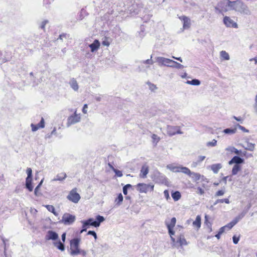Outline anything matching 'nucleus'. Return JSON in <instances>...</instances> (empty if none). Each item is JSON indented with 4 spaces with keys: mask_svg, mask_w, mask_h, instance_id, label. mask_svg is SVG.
Instances as JSON below:
<instances>
[{
    "mask_svg": "<svg viewBox=\"0 0 257 257\" xmlns=\"http://www.w3.org/2000/svg\"><path fill=\"white\" fill-rule=\"evenodd\" d=\"M172 197L175 201H177L181 198V193L179 191H176L172 193Z\"/></svg>",
    "mask_w": 257,
    "mask_h": 257,
    "instance_id": "obj_28",
    "label": "nucleus"
},
{
    "mask_svg": "<svg viewBox=\"0 0 257 257\" xmlns=\"http://www.w3.org/2000/svg\"><path fill=\"white\" fill-rule=\"evenodd\" d=\"M164 195L167 200L170 199L169 191L167 190L164 191Z\"/></svg>",
    "mask_w": 257,
    "mask_h": 257,
    "instance_id": "obj_48",
    "label": "nucleus"
},
{
    "mask_svg": "<svg viewBox=\"0 0 257 257\" xmlns=\"http://www.w3.org/2000/svg\"><path fill=\"white\" fill-rule=\"evenodd\" d=\"M152 139L153 140V142L154 143H155L156 144H157V143L159 142V141H160V138L159 137H158L157 135L156 134H153L152 136Z\"/></svg>",
    "mask_w": 257,
    "mask_h": 257,
    "instance_id": "obj_44",
    "label": "nucleus"
},
{
    "mask_svg": "<svg viewBox=\"0 0 257 257\" xmlns=\"http://www.w3.org/2000/svg\"><path fill=\"white\" fill-rule=\"evenodd\" d=\"M156 61L160 66H164L169 67L175 68L182 69L184 66L178 62L171 59L166 58L163 57H157L156 58Z\"/></svg>",
    "mask_w": 257,
    "mask_h": 257,
    "instance_id": "obj_1",
    "label": "nucleus"
},
{
    "mask_svg": "<svg viewBox=\"0 0 257 257\" xmlns=\"http://www.w3.org/2000/svg\"><path fill=\"white\" fill-rule=\"evenodd\" d=\"M80 113H77V110L75 109L74 111L73 114L69 116L67 120V126L69 127L70 125L78 123L81 120Z\"/></svg>",
    "mask_w": 257,
    "mask_h": 257,
    "instance_id": "obj_5",
    "label": "nucleus"
},
{
    "mask_svg": "<svg viewBox=\"0 0 257 257\" xmlns=\"http://www.w3.org/2000/svg\"><path fill=\"white\" fill-rule=\"evenodd\" d=\"M184 171V174L189 175L192 179L195 180H199L200 179V175L199 173L192 172H191L189 169L186 167V169H183Z\"/></svg>",
    "mask_w": 257,
    "mask_h": 257,
    "instance_id": "obj_16",
    "label": "nucleus"
},
{
    "mask_svg": "<svg viewBox=\"0 0 257 257\" xmlns=\"http://www.w3.org/2000/svg\"><path fill=\"white\" fill-rule=\"evenodd\" d=\"M88 108V105L87 104H85L83 107V109H82V112L84 114H86L87 113V109Z\"/></svg>",
    "mask_w": 257,
    "mask_h": 257,
    "instance_id": "obj_55",
    "label": "nucleus"
},
{
    "mask_svg": "<svg viewBox=\"0 0 257 257\" xmlns=\"http://www.w3.org/2000/svg\"><path fill=\"white\" fill-rule=\"evenodd\" d=\"M193 226L197 229H198L201 226V217L199 215L197 216L195 221L193 222Z\"/></svg>",
    "mask_w": 257,
    "mask_h": 257,
    "instance_id": "obj_25",
    "label": "nucleus"
},
{
    "mask_svg": "<svg viewBox=\"0 0 257 257\" xmlns=\"http://www.w3.org/2000/svg\"><path fill=\"white\" fill-rule=\"evenodd\" d=\"M66 177V174L65 173H60L56 176V177L53 179V181H62L64 179H65Z\"/></svg>",
    "mask_w": 257,
    "mask_h": 257,
    "instance_id": "obj_26",
    "label": "nucleus"
},
{
    "mask_svg": "<svg viewBox=\"0 0 257 257\" xmlns=\"http://www.w3.org/2000/svg\"><path fill=\"white\" fill-rule=\"evenodd\" d=\"M26 186L27 188L30 191H32L33 189V187L32 185V179H26Z\"/></svg>",
    "mask_w": 257,
    "mask_h": 257,
    "instance_id": "obj_30",
    "label": "nucleus"
},
{
    "mask_svg": "<svg viewBox=\"0 0 257 257\" xmlns=\"http://www.w3.org/2000/svg\"><path fill=\"white\" fill-rule=\"evenodd\" d=\"M152 56H151V59H147V60L144 61L143 62V63L145 64H148L152 65L154 62H153V60H152Z\"/></svg>",
    "mask_w": 257,
    "mask_h": 257,
    "instance_id": "obj_51",
    "label": "nucleus"
},
{
    "mask_svg": "<svg viewBox=\"0 0 257 257\" xmlns=\"http://www.w3.org/2000/svg\"><path fill=\"white\" fill-rule=\"evenodd\" d=\"M196 192L198 194L203 195L204 193V191L203 189L199 187L197 188V191Z\"/></svg>",
    "mask_w": 257,
    "mask_h": 257,
    "instance_id": "obj_52",
    "label": "nucleus"
},
{
    "mask_svg": "<svg viewBox=\"0 0 257 257\" xmlns=\"http://www.w3.org/2000/svg\"><path fill=\"white\" fill-rule=\"evenodd\" d=\"M254 108L255 109V111L257 112V95L255 96V103H254Z\"/></svg>",
    "mask_w": 257,
    "mask_h": 257,
    "instance_id": "obj_62",
    "label": "nucleus"
},
{
    "mask_svg": "<svg viewBox=\"0 0 257 257\" xmlns=\"http://www.w3.org/2000/svg\"><path fill=\"white\" fill-rule=\"evenodd\" d=\"M221 58L225 60H229L230 59L229 55L225 51H221L220 53Z\"/></svg>",
    "mask_w": 257,
    "mask_h": 257,
    "instance_id": "obj_27",
    "label": "nucleus"
},
{
    "mask_svg": "<svg viewBox=\"0 0 257 257\" xmlns=\"http://www.w3.org/2000/svg\"><path fill=\"white\" fill-rule=\"evenodd\" d=\"M48 23V21L47 20H45V21H43L42 23H41V28L44 30L45 29V26Z\"/></svg>",
    "mask_w": 257,
    "mask_h": 257,
    "instance_id": "obj_53",
    "label": "nucleus"
},
{
    "mask_svg": "<svg viewBox=\"0 0 257 257\" xmlns=\"http://www.w3.org/2000/svg\"><path fill=\"white\" fill-rule=\"evenodd\" d=\"M154 185L152 184L139 183L137 185V189L140 193H147L148 191L154 190Z\"/></svg>",
    "mask_w": 257,
    "mask_h": 257,
    "instance_id": "obj_6",
    "label": "nucleus"
},
{
    "mask_svg": "<svg viewBox=\"0 0 257 257\" xmlns=\"http://www.w3.org/2000/svg\"><path fill=\"white\" fill-rule=\"evenodd\" d=\"M176 223V219L175 217H173L170 222H168L167 221L165 222L166 225L168 229L169 233L171 237L172 241L175 242V238L173 237V235L175 234V232L173 231V228L175 226Z\"/></svg>",
    "mask_w": 257,
    "mask_h": 257,
    "instance_id": "obj_7",
    "label": "nucleus"
},
{
    "mask_svg": "<svg viewBox=\"0 0 257 257\" xmlns=\"http://www.w3.org/2000/svg\"><path fill=\"white\" fill-rule=\"evenodd\" d=\"M86 251L84 250L80 249L79 250V254H82L83 256H85L86 255Z\"/></svg>",
    "mask_w": 257,
    "mask_h": 257,
    "instance_id": "obj_61",
    "label": "nucleus"
},
{
    "mask_svg": "<svg viewBox=\"0 0 257 257\" xmlns=\"http://www.w3.org/2000/svg\"><path fill=\"white\" fill-rule=\"evenodd\" d=\"M70 84L71 87L74 90H75V91L78 90L79 87H78V84L75 80H74V79L71 80L70 82Z\"/></svg>",
    "mask_w": 257,
    "mask_h": 257,
    "instance_id": "obj_29",
    "label": "nucleus"
},
{
    "mask_svg": "<svg viewBox=\"0 0 257 257\" xmlns=\"http://www.w3.org/2000/svg\"><path fill=\"white\" fill-rule=\"evenodd\" d=\"M217 145V141L215 139L212 140V141L208 142L206 143L207 147H215Z\"/></svg>",
    "mask_w": 257,
    "mask_h": 257,
    "instance_id": "obj_40",
    "label": "nucleus"
},
{
    "mask_svg": "<svg viewBox=\"0 0 257 257\" xmlns=\"http://www.w3.org/2000/svg\"><path fill=\"white\" fill-rule=\"evenodd\" d=\"M240 166L239 165L235 164L232 170V174L233 175H235L237 174V173L240 170Z\"/></svg>",
    "mask_w": 257,
    "mask_h": 257,
    "instance_id": "obj_33",
    "label": "nucleus"
},
{
    "mask_svg": "<svg viewBox=\"0 0 257 257\" xmlns=\"http://www.w3.org/2000/svg\"><path fill=\"white\" fill-rule=\"evenodd\" d=\"M225 227L223 226L219 229L218 232L219 233V234H222L225 231Z\"/></svg>",
    "mask_w": 257,
    "mask_h": 257,
    "instance_id": "obj_60",
    "label": "nucleus"
},
{
    "mask_svg": "<svg viewBox=\"0 0 257 257\" xmlns=\"http://www.w3.org/2000/svg\"><path fill=\"white\" fill-rule=\"evenodd\" d=\"M239 240V238L238 237H236L235 236H233V241L234 244H237Z\"/></svg>",
    "mask_w": 257,
    "mask_h": 257,
    "instance_id": "obj_58",
    "label": "nucleus"
},
{
    "mask_svg": "<svg viewBox=\"0 0 257 257\" xmlns=\"http://www.w3.org/2000/svg\"><path fill=\"white\" fill-rule=\"evenodd\" d=\"M233 118L235 119L236 120L240 122L241 123H242L243 120V118H241V117H236L234 116Z\"/></svg>",
    "mask_w": 257,
    "mask_h": 257,
    "instance_id": "obj_59",
    "label": "nucleus"
},
{
    "mask_svg": "<svg viewBox=\"0 0 257 257\" xmlns=\"http://www.w3.org/2000/svg\"><path fill=\"white\" fill-rule=\"evenodd\" d=\"M243 147L246 150L252 151L254 149V144L251 143L247 142L246 146H243Z\"/></svg>",
    "mask_w": 257,
    "mask_h": 257,
    "instance_id": "obj_35",
    "label": "nucleus"
},
{
    "mask_svg": "<svg viewBox=\"0 0 257 257\" xmlns=\"http://www.w3.org/2000/svg\"><path fill=\"white\" fill-rule=\"evenodd\" d=\"M167 169H169L171 171L175 173L182 172L184 174V169H186V167H183L182 166H177L175 164H168L166 166Z\"/></svg>",
    "mask_w": 257,
    "mask_h": 257,
    "instance_id": "obj_12",
    "label": "nucleus"
},
{
    "mask_svg": "<svg viewBox=\"0 0 257 257\" xmlns=\"http://www.w3.org/2000/svg\"><path fill=\"white\" fill-rule=\"evenodd\" d=\"M224 202L226 204H229L230 203L229 199L227 198H225V199H218L216 201V202L214 203V204L216 205V204H217L218 203H222Z\"/></svg>",
    "mask_w": 257,
    "mask_h": 257,
    "instance_id": "obj_41",
    "label": "nucleus"
},
{
    "mask_svg": "<svg viewBox=\"0 0 257 257\" xmlns=\"http://www.w3.org/2000/svg\"><path fill=\"white\" fill-rule=\"evenodd\" d=\"M131 184H126L123 187V193L124 195H126L127 193V189L132 187Z\"/></svg>",
    "mask_w": 257,
    "mask_h": 257,
    "instance_id": "obj_45",
    "label": "nucleus"
},
{
    "mask_svg": "<svg viewBox=\"0 0 257 257\" xmlns=\"http://www.w3.org/2000/svg\"><path fill=\"white\" fill-rule=\"evenodd\" d=\"M205 158V156H200L199 157V159L200 161H203Z\"/></svg>",
    "mask_w": 257,
    "mask_h": 257,
    "instance_id": "obj_64",
    "label": "nucleus"
},
{
    "mask_svg": "<svg viewBox=\"0 0 257 257\" xmlns=\"http://www.w3.org/2000/svg\"><path fill=\"white\" fill-rule=\"evenodd\" d=\"M112 170L115 172V175L116 176H117L118 177H120L122 176V173L121 171L116 170V169H114V168H112Z\"/></svg>",
    "mask_w": 257,
    "mask_h": 257,
    "instance_id": "obj_47",
    "label": "nucleus"
},
{
    "mask_svg": "<svg viewBox=\"0 0 257 257\" xmlns=\"http://www.w3.org/2000/svg\"><path fill=\"white\" fill-rule=\"evenodd\" d=\"M210 168L215 174H217L219 170L222 168V165L220 163L215 164L210 166Z\"/></svg>",
    "mask_w": 257,
    "mask_h": 257,
    "instance_id": "obj_24",
    "label": "nucleus"
},
{
    "mask_svg": "<svg viewBox=\"0 0 257 257\" xmlns=\"http://www.w3.org/2000/svg\"><path fill=\"white\" fill-rule=\"evenodd\" d=\"M66 238V233H64L62 235V240L63 242H65Z\"/></svg>",
    "mask_w": 257,
    "mask_h": 257,
    "instance_id": "obj_63",
    "label": "nucleus"
},
{
    "mask_svg": "<svg viewBox=\"0 0 257 257\" xmlns=\"http://www.w3.org/2000/svg\"><path fill=\"white\" fill-rule=\"evenodd\" d=\"M27 173L28 177L26 179H32V170L31 168H29L27 169Z\"/></svg>",
    "mask_w": 257,
    "mask_h": 257,
    "instance_id": "obj_46",
    "label": "nucleus"
},
{
    "mask_svg": "<svg viewBox=\"0 0 257 257\" xmlns=\"http://www.w3.org/2000/svg\"><path fill=\"white\" fill-rule=\"evenodd\" d=\"M87 234L93 235L95 239L97 238L96 233L94 231H89Z\"/></svg>",
    "mask_w": 257,
    "mask_h": 257,
    "instance_id": "obj_54",
    "label": "nucleus"
},
{
    "mask_svg": "<svg viewBox=\"0 0 257 257\" xmlns=\"http://www.w3.org/2000/svg\"><path fill=\"white\" fill-rule=\"evenodd\" d=\"M32 127V131L33 132H36L39 128H43L45 127V120L42 117L40 122L37 124L35 125L33 123L31 124Z\"/></svg>",
    "mask_w": 257,
    "mask_h": 257,
    "instance_id": "obj_18",
    "label": "nucleus"
},
{
    "mask_svg": "<svg viewBox=\"0 0 257 257\" xmlns=\"http://www.w3.org/2000/svg\"><path fill=\"white\" fill-rule=\"evenodd\" d=\"M45 206L49 211L53 213L55 216L58 215V214L55 211V208L53 205H46Z\"/></svg>",
    "mask_w": 257,
    "mask_h": 257,
    "instance_id": "obj_31",
    "label": "nucleus"
},
{
    "mask_svg": "<svg viewBox=\"0 0 257 257\" xmlns=\"http://www.w3.org/2000/svg\"><path fill=\"white\" fill-rule=\"evenodd\" d=\"M186 83L192 85H199L200 84V81L198 79H193L191 81H187Z\"/></svg>",
    "mask_w": 257,
    "mask_h": 257,
    "instance_id": "obj_37",
    "label": "nucleus"
},
{
    "mask_svg": "<svg viewBox=\"0 0 257 257\" xmlns=\"http://www.w3.org/2000/svg\"><path fill=\"white\" fill-rule=\"evenodd\" d=\"M54 245L59 249L61 250V251L64 250V249H65L64 245L60 241L54 242Z\"/></svg>",
    "mask_w": 257,
    "mask_h": 257,
    "instance_id": "obj_34",
    "label": "nucleus"
},
{
    "mask_svg": "<svg viewBox=\"0 0 257 257\" xmlns=\"http://www.w3.org/2000/svg\"><path fill=\"white\" fill-rule=\"evenodd\" d=\"M76 217L74 215L68 213L63 215L61 222L66 225L72 224L75 220Z\"/></svg>",
    "mask_w": 257,
    "mask_h": 257,
    "instance_id": "obj_8",
    "label": "nucleus"
},
{
    "mask_svg": "<svg viewBox=\"0 0 257 257\" xmlns=\"http://www.w3.org/2000/svg\"><path fill=\"white\" fill-rule=\"evenodd\" d=\"M148 173L149 167L146 165H144L141 168L140 177L142 178H146Z\"/></svg>",
    "mask_w": 257,
    "mask_h": 257,
    "instance_id": "obj_22",
    "label": "nucleus"
},
{
    "mask_svg": "<svg viewBox=\"0 0 257 257\" xmlns=\"http://www.w3.org/2000/svg\"><path fill=\"white\" fill-rule=\"evenodd\" d=\"M233 10L238 12L241 14L249 15L250 11L247 7L240 1H233Z\"/></svg>",
    "mask_w": 257,
    "mask_h": 257,
    "instance_id": "obj_2",
    "label": "nucleus"
},
{
    "mask_svg": "<svg viewBox=\"0 0 257 257\" xmlns=\"http://www.w3.org/2000/svg\"><path fill=\"white\" fill-rule=\"evenodd\" d=\"M87 220L89 222L90 225L93 226L95 227H99L98 222H96V221H94L92 218H90Z\"/></svg>",
    "mask_w": 257,
    "mask_h": 257,
    "instance_id": "obj_38",
    "label": "nucleus"
},
{
    "mask_svg": "<svg viewBox=\"0 0 257 257\" xmlns=\"http://www.w3.org/2000/svg\"><path fill=\"white\" fill-rule=\"evenodd\" d=\"M46 240H56L58 238V235L57 233L52 230H49L45 236Z\"/></svg>",
    "mask_w": 257,
    "mask_h": 257,
    "instance_id": "obj_17",
    "label": "nucleus"
},
{
    "mask_svg": "<svg viewBox=\"0 0 257 257\" xmlns=\"http://www.w3.org/2000/svg\"><path fill=\"white\" fill-rule=\"evenodd\" d=\"M102 44L103 45V46H109V45H110V42H109V41L108 40V39L107 38H105L102 42Z\"/></svg>",
    "mask_w": 257,
    "mask_h": 257,
    "instance_id": "obj_49",
    "label": "nucleus"
},
{
    "mask_svg": "<svg viewBox=\"0 0 257 257\" xmlns=\"http://www.w3.org/2000/svg\"><path fill=\"white\" fill-rule=\"evenodd\" d=\"M223 132L226 134H234L236 132V128H226L224 130Z\"/></svg>",
    "mask_w": 257,
    "mask_h": 257,
    "instance_id": "obj_36",
    "label": "nucleus"
},
{
    "mask_svg": "<svg viewBox=\"0 0 257 257\" xmlns=\"http://www.w3.org/2000/svg\"><path fill=\"white\" fill-rule=\"evenodd\" d=\"M245 212H242L237 215L232 221L224 226L225 229L230 230L234 225H235L240 220H241L245 215Z\"/></svg>",
    "mask_w": 257,
    "mask_h": 257,
    "instance_id": "obj_11",
    "label": "nucleus"
},
{
    "mask_svg": "<svg viewBox=\"0 0 257 257\" xmlns=\"http://www.w3.org/2000/svg\"><path fill=\"white\" fill-rule=\"evenodd\" d=\"M100 44L98 40H95L94 42L89 45L91 52H94L100 47Z\"/></svg>",
    "mask_w": 257,
    "mask_h": 257,
    "instance_id": "obj_21",
    "label": "nucleus"
},
{
    "mask_svg": "<svg viewBox=\"0 0 257 257\" xmlns=\"http://www.w3.org/2000/svg\"><path fill=\"white\" fill-rule=\"evenodd\" d=\"M224 194V191L223 190H219L216 193V196H222Z\"/></svg>",
    "mask_w": 257,
    "mask_h": 257,
    "instance_id": "obj_56",
    "label": "nucleus"
},
{
    "mask_svg": "<svg viewBox=\"0 0 257 257\" xmlns=\"http://www.w3.org/2000/svg\"><path fill=\"white\" fill-rule=\"evenodd\" d=\"M226 150L231 152H234L235 154L237 155H239L240 153H241L240 151H238L236 148L233 147L227 148L226 149Z\"/></svg>",
    "mask_w": 257,
    "mask_h": 257,
    "instance_id": "obj_39",
    "label": "nucleus"
},
{
    "mask_svg": "<svg viewBox=\"0 0 257 257\" xmlns=\"http://www.w3.org/2000/svg\"><path fill=\"white\" fill-rule=\"evenodd\" d=\"M80 242V238H74L70 241V252L72 255H76L79 254V244Z\"/></svg>",
    "mask_w": 257,
    "mask_h": 257,
    "instance_id": "obj_3",
    "label": "nucleus"
},
{
    "mask_svg": "<svg viewBox=\"0 0 257 257\" xmlns=\"http://www.w3.org/2000/svg\"><path fill=\"white\" fill-rule=\"evenodd\" d=\"M147 84L149 86V89L151 91H155L157 89V87H156V86L155 84H154L151 82H148Z\"/></svg>",
    "mask_w": 257,
    "mask_h": 257,
    "instance_id": "obj_43",
    "label": "nucleus"
},
{
    "mask_svg": "<svg viewBox=\"0 0 257 257\" xmlns=\"http://www.w3.org/2000/svg\"><path fill=\"white\" fill-rule=\"evenodd\" d=\"M243 159L239 157L235 156L229 162V164L231 165L235 163V164L238 165L239 164L243 163Z\"/></svg>",
    "mask_w": 257,
    "mask_h": 257,
    "instance_id": "obj_23",
    "label": "nucleus"
},
{
    "mask_svg": "<svg viewBox=\"0 0 257 257\" xmlns=\"http://www.w3.org/2000/svg\"><path fill=\"white\" fill-rule=\"evenodd\" d=\"M81 222L82 223V227H87L88 226L90 225L89 222L88 220L81 221Z\"/></svg>",
    "mask_w": 257,
    "mask_h": 257,
    "instance_id": "obj_50",
    "label": "nucleus"
},
{
    "mask_svg": "<svg viewBox=\"0 0 257 257\" xmlns=\"http://www.w3.org/2000/svg\"><path fill=\"white\" fill-rule=\"evenodd\" d=\"M236 126L240 129L241 130V131H243V132H248V130H247L244 127L239 125V124H237Z\"/></svg>",
    "mask_w": 257,
    "mask_h": 257,
    "instance_id": "obj_57",
    "label": "nucleus"
},
{
    "mask_svg": "<svg viewBox=\"0 0 257 257\" xmlns=\"http://www.w3.org/2000/svg\"><path fill=\"white\" fill-rule=\"evenodd\" d=\"M172 243L173 245L176 247H178L179 246L186 245L187 244V242L185 239L184 236L182 234H180L178 236L177 240L176 241L175 240V242L172 241Z\"/></svg>",
    "mask_w": 257,
    "mask_h": 257,
    "instance_id": "obj_14",
    "label": "nucleus"
},
{
    "mask_svg": "<svg viewBox=\"0 0 257 257\" xmlns=\"http://www.w3.org/2000/svg\"><path fill=\"white\" fill-rule=\"evenodd\" d=\"M167 134L169 136H173L176 134H183L179 126L168 125L166 127Z\"/></svg>",
    "mask_w": 257,
    "mask_h": 257,
    "instance_id": "obj_9",
    "label": "nucleus"
},
{
    "mask_svg": "<svg viewBox=\"0 0 257 257\" xmlns=\"http://www.w3.org/2000/svg\"><path fill=\"white\" fill-rule=\"evenodd\" d=\"M233 1L231 2L229 0H223L218 4V9L221 12H227L233 10Z\"/></svg>",
    "mask_w": 257,
    "mask_h": 257,
    "instance_id": "obj_4",
    "label": "nucleus"
},
{
    "mask_svg": "<svg viewBox=\"0 0 257 257\" xmlns=\"http://www.w3.org/2000/svg\"><path fill=\"white\" fill-rule=\"evenodd\" d=\"M96 222H98L99 223V226H100V223L103 222L105 220L104 217L100 215H97L96 217Z\"/></svg>",
    "mask_w": 257,
    "mask_h": 257,
    "instance_id": "obj_42",
    "label": "nucleus"
},
{
    "mask_svg": "<svg viewBox=\"0 0 257 257\" xmlns=\"http://www.w3.org/2000/svg\"><path fill=\"white\" fill-rule=\"evenodd\" d=\"M32 127V131L33 132H36L39 128H43L45 127V120L42 117L40 122L37 124L35 125L33 123L31 124Z\"/></svg>",
    "mask_w": 257,
    "mask_h": 257,
    "instance_id": "obj_19",
    "label": "nucleus"
},
{
    "mask_svg": "<svg viewBox=\"0 0 257 257\" xmlns=\"http://www.w3.org/2000/svg\"><path fill=\"white\" fill-rule=\"evenodd\" d=\"M223 23L227 27H231V28H237L238 27V25L237 23L234 22L232 19H231L230 17L225 16L223 19Z\"/></svg>",
    "mask_w": 257,
    "mask_h": 257,
    "instance_id": "obj_15",
    "label": "nucleus"
},
{
    "mask_svg": "<svg viewBox=\"0 0 257 257\" xmlns=\"http://www.w3.org/2000/svg\"><path fill=\"white\" fill-rule=\"evenodd\" d=\"M123 199V197L122 196V195L121 193H120L115 200V202L116 203V204L118 206H119L122 203Z\"/></svg>",
    "mask_w": 257,
    "mask_h": 257,
    "instance_id": "obj_32",
    "label": "nucleus"
},
{
    "mask_svg": "<svg viewBox=\"0 0 257 257\" xmlns=\"http://www.w3.org/2000/svg\"><path fill=\"white\" fill-rule=\"evenodd\" d=\"M179 19L183 23V29H189L191 25V21L190 19L185 16H181L179 17Z\"/></svg>",
    "mask_w": 257,
    "mask_h": 257,
    "instance_id": "obj_13",
    "label": "nucleus"
},
{
    "mask_svg": "<svg viewBox=\"0 0 257 257\" xmlns=\"http://www.w3.org/2000/svg\"><path fill=\"white\" fill-rule=\"evenodd\" d=\"M32 127V131L33 132H36L39 128H43L45 127V120L42 117L40 122L37 124L35 125L33 123L31 124Z\"/></svg>",
    "mask_w": 257,
    "mask_h": 257,
    "instance_id": "obj_20",
    "label": "nucleus"
},
{
    "mask_svg": "<svg viewBox=\"0 0 257 257\" xmlns=\"http://www.w3.org/2000/svg\"><path fill=\"white\" fill-rule=\"evenodd\" d=\"M67 198L71 202L77 203L80 199V195L77 193V189L74 188L70 191Z\"/></svg>",
    "mask_w": 257,
    "mask_h": 257,
    "instance_id": "obj_10",
    "label": "nucleus"
}]
</instances>
